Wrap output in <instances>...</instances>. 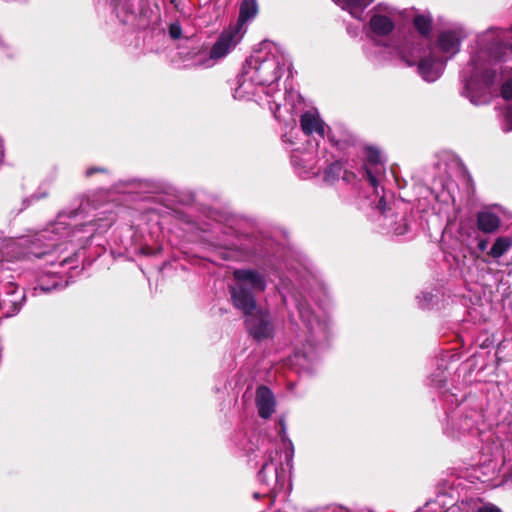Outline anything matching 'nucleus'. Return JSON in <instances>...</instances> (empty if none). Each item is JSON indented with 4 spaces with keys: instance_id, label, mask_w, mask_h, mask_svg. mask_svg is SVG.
Masks as SVG:
<instances>
[{
    "instance_id": "f257e3e1",
    "label": "nucleus",
    "mask_w": 512,
    "mask_h": 512,
    "mask_svg": "<svg viewBox=\"0 0 512 512\" xmlns=\"http://www.w3.org/2000/svg\"><path fill=\"white\" fill-rule=\"evenodd\" d=\"M512 56V35L508 30L489 28L477 38V49L462 70V94L474 105L491 101L496 83L498 61Z\"/></svg>"
},
{
    "instance_id": "f03ea898",
    "label": "nucleus",
    "mask_w": 512,
    "mask_h": 512,
    "mask_svg": "<svg viewBox=\"0 0 512 512\" xmlns=\"http://www.w3.org/2000/svg\"><path fill=\"white\" fill-rule=\"evenodd\" d=\"M234 285L230 286L233 305L246 316L245 324L249 334L256 340L272 338L274 324L271 315L263 310H256L254 293L266 288L264 276L253 269H236L233 272Z\"/></svg>"
},
{
    "instance_id": "7ed1b4c3",
    "label": "nucleus",
    "mask_w": 512,
    "mask_h": 512,
    "mask_svg": "<svg viewBox=\"0 0 512 512\" xmlns=\"http://www.w3.org/2000/svg\"><path fill=\"white\" fill-rule=\"evenodd\" d=\"M64 218L65 215L60 214L56 222L37 234L29 251L30 255L41 258L54 250L63 251L66 249L63 246L67 243H76L81 246L93 236L95 232L93 224H75L71 227Z\"/></svg>"
},
{
    "instance_id": "20e7f679",
    "label": "nucleus",
    "mask_w": 512,
    "mask_h": 512,
    "mask_svg": "<svg viewBox=\"0 0 512 512\" xmlns=\"http://www.w3.org/2000/svg\"><path fill=\"white\" fill-rule=\"evenodd\" d=\"M245 65L246 74L255 77L267 96L274 97L279 92L278 81L284 68L290 66V61L279 45L271 44L253 54L246 60Z\"/></svg>"
},
{
    "instance_id": "39448f33",
    "label": "nucleus",
    "mask_w": 512,
    "mask_h": 512,
    "mask_svg": "<svg viewBox=\"0 0 512 512\" xmlns=\"http://www.w3.org/2000/svg\"><path fill=\"white\" fill-rule=\"evenodd\" d=\"M290 451L286 453V465L283 466L282 454L277 450L271 451L261 470L258 473V481L266 489V495L277 494L285 489H290V470L292 468L293 445L287 439Z\"/></svg>"
},
{
    "instance_id": "423d86ee",
    "label": "nucleus",
    "mask_w": 512,
    "mask_h": 512,
    "mask_svg": "<svg viewBox=\"0 0 512 512\" xmlns=\"http://www.w3.org/2000/svg\"><path fill=\"white\" fill-rule=\"evenodd\" d=\"M246 30H240L234 25L224 29L212 46L209 58L204 62L206 67L227 56L242 40Z\"/></svg>"
},
{
    "instance_id": "0eeeda50",
    "label": "nucleus",
    "mask_w": 512,
    "mask_h": 512,
    "mask_svg": "<svg viewBox=\"0 0 512 512\" xmlns=\"http://www.w3.org/2000/svg\"><path fill=\"white\" fill-rule=\"evenodd\" d=\"M25 295L12 281L0 283V317H11L21 308Z\"/></svg>"
},
{
    "instance_id": "6e6552de",
    "label": "nucleus",
    "mask_w": 512,
    "mask_h": 512,
    "mask_svg": "<svg viewBox=\"0 0 512 512\" xmlns=\"http://www.w3.org/2000/svg\"><path fill=\"white\" fill-rule=\"evenodd\" d=\"M372 15L368 23L370 33L374 37H383L389 35L394 30V9L379 4L372 9Z\"/></svg>"
},
{
    "instance_id": "1a4fd4ad",
    "label": "nucleus",
    "mask_w": 512,
    "mask_h": 512,
    "mask_svg": "<svg viewBox=\"0 0 512 512\" xmlns=\"http://www.w3.org/2000/svg\"><path fill=\"white\" fill-rule=\"evenodd\" d=\"M445 63L446 59L436 56L430 49L427 55L421 57L417 70L424 81L434 82L441 76Z\"/></svg>"
},
{
    "instance_id": "9d476101",
    "label": "nucleus",
    "mask_w": 512,
    "mask_h": 512,
    "mask_svg": "<svg viewBox=\"0 0 512 512\" xmlns=\"http://www.w3.org/2000/svg\"><path fill=\"white\" fill-rule=\"evenodd\" d=\"M385 171L384 163L380 152L375 148H367L365 174L370 186L374 189L375 194L380 196L378 185L379 178Z\"/></svg>"
},
{
    "instance_id": "9b49d317",
    "label": "nucleus",
    "mask_w": 512,
    "mask_h": 512,
    "mask_svg": "<svg viewBox=\"0 0 512 512\" xmlns=\"http://www.w3.org/2000/svg\"><path fill=\"white\" fill-rule=\"evenodd\" d=\"M464 37L461 29H449L443 31L438 37V46L443 54V59H449L460 50V43Z\"/></svg>"
},
{
    "instance_id": "f8f14e48",
    "label": "nucleus",
    "mask_w": 512,
    "mask_h": 512,
    "mask_svg": "<svg viewBox=\"0 0 512 512\" xmlns=\"http://www.w3.org/2000/svg\"><path fill=\"white\" fill-rule=\"evenodd\" d=\"M300 126L304 134H316L321 138L325 136V123L316 109L305 111L300 116Z\"/></svg>"
},
{
    "instance_id": "ddd939ff",
    "label": "nucleus",
    "mask_w": 512,
    "mask_h": 512,
    "mask_svg": "<svg viewBox=\"0 0 512 512\" xmlns=\"http://www.w3.org/2000/svg\"><path fill=\"white\" fill-rule=\"evenodd\" d=\"M256 407L263 419H268L275 412L276 399L268 386H258L256 391Z\"/></svg>"
},
{
    "instance_id": "4468645a",
    "label": "nucleus",
    "mask_w": 512,
    "mask_h": 512,
    "mask_svg": "<svg viewBox=\"0 0 512 512\" xmlns=\"http://www.w3.org/2000/svg\"><path fill=\"white\" fill-rule=\"evenodd\" d=\"M237 87L234 90V98L246 99L255 95L257 89L261 86L257 84L255 77H249L246 74V65H243L242 73L238 78Z\"/></svg>"
},
{
    "instance_id": "2eb2a0df",
    "label": "nucleus",
    "mask_w": 512,
    "mask_h": 512,
    "mask_svg": "<svg viewBox=\"0 0 512 512\" xmlns=\"http://www.w3.org/2000/svg\"><path fill=\"white\" fill-rule=\"evenodd\" d=\"M298 310L303 322L306 324V326L312 333L321 332L322 334H326V321L319 320V318L315 316L314 312L311 310L308 304L299 303Z\"/></svg>"
},
{
    "instance_id": "dca6fc26",
    "label": "nucleus",
    "mask_w": 512,
    "mask_h": 512,
    "mask_svg": "<svg viewBox=\"0 0 512 512\" xmlns=\"http://www.w3.org/2000/svg\"><path fill=\"white\" fill-rule=\"evenodd\" d=\"M374 0H333L342 9L347 10L352 17L358 20L363 19L364 10Z\"/></svg>"
},
{
    "instance_id": "f3484780",
    "label": "nucleus",
    "mask_w": 512,
    "mask_h": 512,
    "mask_svg": "<svg viewBox=\"0 0 512 512\" xmlns=\"http://www.w3.org/2000/svg\"><path fill=\"white\" fill-rule=\"evenodd\" d=\"M258 13V4L256 0H242L239 8V17L235 27L240 30H245L244 25L249 20L253 19Z\"/></svg>"
},
{
    "instance_id": "a211bd4d",
    "label": "nucleus",
    "mask_w": 512,
    "mask_h": 512,
    "mask_svg": "<svg viewBox=\"0 0 512 512\" xmlns=\"http://www.w3.org/2000/svg\"><path fill=\"white\" fill-rule=\"evenodd\" d=\"M477 226L484 233H493L500 226V218L491 212H479L477 215Z\"/></svg>"
},
{
    "instance_id": "6ab92c4d",
    "label": "nucleus",
    "mask_w": 512,
    "mask_h": 512,
    "mask_svg": "<svg viewBox=\"0 0 512 512\" xmlns=\"http://www.w3.org/2000/svg\"><path fill=\"white\" fill-rule=\"evenodd\" d=\"M459 509L462 512H502L498 506L492 503H485L480 505L477 501L474 500L461 501L459 503Z\"/></svg>"
},
{
    "instance_id": "aec40b11",
    "label": "nucleus",
    "mask_w": 512,
    "mask_h": 512,
    "mask_svg": "<svg viewBox=\"0 0 512 512\" xmlns=\"http://www.w3.org/2000/svg\"><path fill=\"white\" fill-rule=\"evenodd\" d=\"M512 247V238L508 236L498 237L493 243L489 255L494 259L502 257Z\"/></svg>"
},
{
    "instance_id": "412c9836",
    "label": "nucleus",
    "mask_w": 512,
    "mask_h": 512,
    "mask_svg": "<svg viewBox=\"0 0 512 512\" xmlns=\"http://www.w3.org/2000/svg\"><path fill=\"white\" fill-rule=\"evenodd\" d=\"M314 359L313 352H301L297 351L294 353L292 358L290 359L293 365L300 366L304 371L308 370L310 363Z\"/></svg>"
},
{
    "instance_id": "4be33fe9",
    "label": "nucleus",
    "mask_w": 512,
    "mask_h": 512,
    "mask_svg": "<svg viewBox=\"0 0 512 512\" xmlns=\"http://www.w3.org/2000/svg\"><path fill=\"white\" fill-rule=\"evenodd\" d=\"M414 26L422 36L428 37L432 30V19L425 15H417L414 18Z\"/></svg>"
},
{
    "instance_id": "5701e85b",
    "label": "nucleus",
    "mask_w": 512,
    "mask_h": 512,
    "mask_svg": "<svg viewBox=\"0 0 512 512\" xmlns=\"http://www.w3.org/2000/svg\"><path fill=\"white\" fill-rule=\"evenodd\" d=\"M342 173V165L340 162L336 161L331 163L324 172V180L327 183L332 184L335 180H337Z\"/></svg>"
},
{
    "instance_id": "b1692460",
    "label": "nucleus",
    "mask_w": 512,
    "mask_h": 512,
    "mask_svg": "<svg viewBox=\"0 0 512 512\" xmlns=\"http://www.w3.org/2000/svg\"><path fill=\"white\" fill-rule=\"evenodd\" d=\"M501 96L505 100H512V79L507 80L502 85Z\"/></svg>"
},
{
    "instance_id": "393cba45",
    "label": "nucleus",
    "mask_w": 512,
    "mask_h": 512,
    "mask_svg": "<svg viewBox=\"0 0 512 512\" xmlns=\"http://www.w3.org/2000/svg\"><path fill=\"white\" fill-rule=\"evenodd\" d=\"M169 34L173 39H179L182 36V29L179 23L175 22L169 26Z\"/></svg>"
},
{
    "instance_id": "a878e982",
    "label": "nucleus",
    "mask_w": 512,
    "mask_h": 512,
    "mask_svg": "<svg viewBox=\"0 0 512 512\" xmlns=\"http://www.w3.org/2000/svg\"><path fill=\"white\" fill-rule=\"evenodd\" d=\"M393 233L396 235H403L407 231V223L404 217L400 219V223L392 228Z\"/></svg>"
},
{
    "instance_id": "bb28decb",
    "label": "nucleus",
    "mask_w": 512,
    "mask_h": 512,
    "mask_svg": "<svg viewBox=\"0 0 512 512\" xmlns=\"http://www.w3.org/2000/svg\"><path fill=\"white\" fill-rule=\"evenodd\" d=\"M422 296H423L424 302L423 303L420 302V304L424 308L430 304V302L432 300V294L427 292V293H423Z\"/></svg>"
},
{
    "instance_id": "cd10ccee",
    "label": "nucleus",
    "mask_w": 512,
    "mask_h": 512,
    "mask_svg": "<svg viewBox=\"0 0 512 512\" xmlns=\"http://www.w3.org/2000/svg\"><path fill=\"white\" fill-rule=\"evenodd\" d=\"M476 418H477V413L473 412L472 415L469 416L470 423H464L465 424L464 429H466V430L471 429L476 422Z\"/></svg>"
},
{
    "instance_id": "c85d7f7f",
    "label": "nucleus",
    "mask_w": 512,
    "mask_h": 512,
    "mask_svg": "<svg viewBox=\"0 0 512 512\" xmlns=\"http://www.w3.org/2000/svg\"><path fill=\"white\" fill-rule=\"evenodd\" d=\"M279 424H280V432L279 433H280V435L282 437V440L286 441V436H285L286 426H285L284 420L280 419Z\"/></svg>"
},
{
    "instance_id": "c756f323",
    "label": "nucleus",
    "mask_w": 512,
    "mask_h": 512,
    "mask_svg": "<svg viewBox=\"0 0 512 512\" xmlns=\"http://www.w3.org/2000/svg\"><path fill=\"white\" fill-rule=\"evenodd\" d=\"M377 207H378V209H379L381 212H384V211H385V200H384V196H380Z\"/></svg>"
},
{
    "instance_id": "7c9ffc66",
    "label": "nucleus",
    "mask_w": 512,
    "mask_h": 512,
    "mask_svg": "<svg viewBox=\"0 0 512 512\" xmlns=\"http://www.w3.org/2000/svg\"><path fill=\"white\" fill-rule=\"evenodd\" d=\"M478 248L480 251H484L487 248V241L486 240H480L478 243Z\"/></svg>"
},
{
    "instance_id": "2f4dec72",
    "label": "nucleus",
    "mask_w": 512,
    "mask_h": 512,
    "mask_svg": "<svg viewBox=\"0 0 512 512\" xmlns=\"http://www.w3.org/2000/svg\"><path fill=\"white\" fill-rule=\"evenodd\" d=\"M51 288L50 287H45L44 285H39L38 287L35 288V292L37 293L38 291H41V292H48L50 291Z\"/></svg>"
},
{
    "instance_id": "473e14b6",
    "label": "nucleus",
    "mask_w": 512,
    "mask_h": 512,
    "mask_svg": "<svg viewBox=\"0 0 512 512\" xmlns=\"http://www.w3.org/2000/svg\"><path fill=\"white\" fill-rule=\"evenodd\" d=\"M103 171L102 168H90L86 171L87 176H91L95 172Z\"/></svg>"
},
{
    "instance_id": "72a5a7b5",
    "label": "nucleus",
    "mask_w": 512,
    "mask_h": 512,
    "mask_svg": "<svg viewBox=\"0 0 512 512\" xmlns=\"http://www.w3.org/2000/svg\"><path fill=\"white\" fill-rule=\"evenodd\" d=\"M142 253L145 255H152L153 251L151 248L145 247V248H142Z\"/></svg>"
},
{
    "instance_id": "f704fd0d",
    "label": "nucleus",
    "mask_w": 512,
    "mask_h": 512,
    "mask_svg": "<svg viewBox=\"0 0 512 512\" xmlns=\"http://www.w3.org/2000/svg\"><path fill=\"white\" fill-rule=\"evenodd\" d=\"M253 496H254L255 499H258L260 497V493L259 492H255L253 494Z\"/></svg>"
},
{
    "instance_id": "c9c22d12",
    "label": "nucleus",
    "mask_w": 512,
    "mask_h": 512,
    "mask_svg": "<svg viewBox=\"0 0 512 512\" xmlns=\"http://www.w3.org/2000/svg\"><path fill=\"white\" fill-rule=\"evenodd\" d=\"M171 2H172V4L177 8L176 0H172Z\"/></svg>"
},
{
    "instance_id": "e433bc0d",
    "label": "nucleus",
    "mask_w": 512,
    "mask_h": 512,
    "mask_svg": "<svg viewBox=\"0 0 512 512\" xmlns=\"http://www.w3.org/2000/svg\"><path fill=\"white\" fill-rule=\"evenodd\" d=\"M466 419H467V418H463V420H460V425H461V426H464V425H463V421H466Z\"/></svg>"
},
{
    "instance_id": "4c0bfd02",
    "label": "nucleus",
    "mask_w": 512,
    "mask_h": 512,
    "mask_svg": "<svg viewBox=\"0 0 512 512\" xmlns=\"http://www.w3.org/2000/svg\"><path fill=\"white\" fill-rule=\"evenodd\" d=\"M466 419H467V418H463V420H460V425H461V426H464V425H463V421H466Z\"/></svg>"
},
{
    "instance_id": "58836bf2",
    "label": "nucleus",
    "mask_w": 512,
    "mask_h": 512,
    "mask_svg": "<svg viewBox=\"0 0 512 512\" xmlns=\"http://www.w3.org/2000/svg\"><path fill=\"white\" fill-rule=\"evenodd\" d=\"M466 419H467V418H463V420H460V425H461V426H464V425H463V421H466Z\"/></svg>"
},
{
    "instance_id": "ea45409f",
    "label": "nucleus",
    "mask_w": 512,
    "mask_h": 512,
    "mask_svg": "<svg viewBox=\"0 0 512 512\" xmlns=\"http://www.w3.org/2000/svg\"><path fill=\"white\" fill-rule=\"evenodd\" d=\"M510 478L512 479V474L510 475Z\"/></svg>"
}]
</instances>
